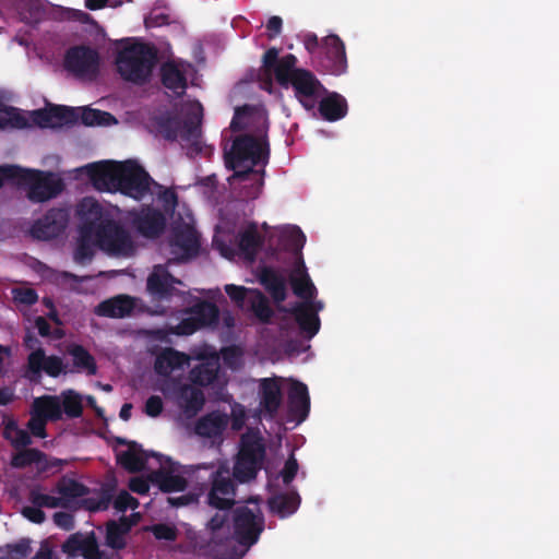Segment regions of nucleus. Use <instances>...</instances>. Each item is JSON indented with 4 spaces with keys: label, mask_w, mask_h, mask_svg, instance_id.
I'll return each instance as SVG.
<instances>
[{
    "label": "nucleus",
    "mask_w": 559,
    "mask_h": 559,
    "mask_svg": "<svg viewBox=\"0 0 559 559\" xmlns=\"http://www.w3.org/2000/svg\"><path fill=\"white\" fill-rule=\"evenodd\" d=\"M288 411L297 424L302 423L310 412V397L305 383L294 382L288 392Z\"/></svg>",
    "instance_id": "b1692460"
},
{
    "label": "nucleus",
    "mask_w": 559,
    "mask_h": 559,
    "mask_svg": "<svg viewBox=\"0 0 559 559\" xmlns=\"http://www.w3.org/2000/svg\"><path fill=\"white\" fill-rule=\"evenodd\" d=\"M203 118V108L200 104L197 105L190 112L187 114L185 119L181 121V131L179 136L191 143L197 151H201L200 139H201V124Z\"/></svg>",
    "instance_id": "bb28decb"
},
{
    "label": "nucleus",
    "mask_w": 559,
    "mask_h": 559,
    "mask_svg": "<svg viewBox=\"0 0 559 559\" xmlns=\"http://www.w3.org/2000/svg\"><path fill=\"white\" fill-rule=\"evenodd\" d=\"M58 491L62 497L74 499L85 496L87 488L78 480L69 479L58 485Z\"/></svg>",
    "instance_id": "09e8293b"
},
{
    "label": "nucleus",
    "mask_w": 559,
    "mask_h": 559,
    "mask_svg": "<svg viewBox=\"0 0 559 559\" xmlns=\"http://www.w3.org/2000/svg\"><path fill=\"white\" fill-rule=\"evenodd\" d=\"M51 112H52L53 127L74 124V123L79 122L78 108H72V107L62 106V105H55V106H51Z\"/></svg>",
    "instance_id": "de8ad7c7"
},
{
    "label": "nucleus",
    "mask_w": 559,
    "mask_h": 559,
    "mask_svg": "<svg viewBox=\"0 0 559 559\" xmlns=\"http://www.w3.org/2000/svg\"><path fill=\"white\" fill-rule=\"evenodd\" d=\"M61 409L69 418H78L83 414L82 397L73 390L61 393Z\"/></svg>",
    "instance_id": "a18cd8bd"
},
{
    "label": "nucleus",
    "mask_w": 559,
    "mask_h": 559,
    "mask_svg": "<svg viewBox=\"0 0 559 559\" xmlns=\"http://www.w3.org/2000/svg\"><path fill=\"white\" fill-rule=\"evenodd\" d=\"M320 117L330 122L343 119L347 115L348 106L346 99L338 93H328L326 96L318 99L317 107Z\"/></svg>",
    "instance_id": "393cba45"
},
{
    "label": "nucleus",
    "mask_w": 559,
    "mask_h": 559,
    "mask_svg": "<svg viewBox=\"0 0 559 559\" xmlns=\"http://www.w3.org/2000/svg\"><path fill=\"white\" fill-rule=\"evenodd\" d=\"M69 214L67 210L53 207L39 219L31 229L32 236L39 240H50L60 236L67 228Z\"/></svg>",
    "instance_id": "4468645a"
},
{
    "label": "nucleus",
    "mask_w": 559,
    "mask_h": 559,
    "mask_svg": "<svg viewBox=\"0 0 559 559\" xmlns=\"http://www.w3.org/2000/svg\"><path fill=\"white\" fill-rule=\"evenodd\" d=\"M94 237L97 247L112 255H129L134 250L130 234L112 216L98 226Z\"/></svg>",
    "instance_id": "1a4fd4ad"
},
{
    "label": "nucleus",
    "mask_w": 559,
    "mask_h": 559,
    "mask_svg": "<svg viewBox=\"0 0 559 559\" xmlns=\"http://www.w3.org/2000/svg\"><path fill=\"white\" fill-rule=\"evenodd\" d=\"M281 310L286 311L295 317V320L307 337H313L320 329V319L318 316V309H314L311 304H299L296 302L290 308L282 307Z\"/></svg>",
    "instance_id": "412c9836"
},
{
    "label": "nucleus",
    "mask_w": 559,
    "mask_h": 559,
    "mask_svg": "<svg viewBox=\"0 0 559 559\" xmlns=\"http://www.w3.org/2000/svg\"><path fill=\"white\" fill-rule=\"evenodd\" d=\"M95 234L87 231H80L79 241L74 251V260L78 263H85L91 261L94 257V248L97 247L95 243Z\"/></svg>",
    "instance_id": "37998d69"
},
{
    "label": "nucleus",
    "mask_w": 559,
    "mask_h": 559,
    "mask_svg": "<svg viewBox=\"0 0 559 559\" xmlns=\"http://www.w3.org/2000/svg\"><path fill=\"white\" fill-rule=\"evenodd\" d=\"M154 537L158 540L175 542L178 537V530L166 523L154 524L150 527Z\"/></svg>",
    "instance_id": "3c124183"
},
{
    "label": "nucleus",
    "mask_w": 559,
    "mask_h": 559,
    "mask_svg": "<svg viewBox=\"0 0 559 559\" xmlns=\"http://www.w3.org/2000/svg\"><path fill=\"white\" fill-rule=\"evenodd\" d=\"M135 308V299L128 295H118L99 302L95 308L98 317L105 318H126L129 317Z\"/></svg>",
    "instance_id": "5701e85b"
},
{
    "label": "nucleus",
    "mask_w": 559,
    "mask_h": 559,
    "mask_svg": "<svg viewBox=\"0 0 559 559\" xmlns=\"http://www.w3.org/2000/svg\"><path fill=\"white\" fill-rule=\"evenodd\" d=\"M93 186L103 192H119L134 200H142L154 182L148 173L135 160L100 162L86 166Z\"/></svg>",
    "instance_id": "f257e3e1"
},
{
    "label": "nucleus",
    "mask_w": 559,
    "mask_h": 559,
    "mask_svg": "<svg viewBox=\"0 0 559 559\" xmlns=\"http://www.w3.org/2000/svg\"><path fill=\"white\" fill-rule=\"evenodd\" d=\"M306 243V236L299 227H294L287 235V246L295 252H300Z\"/></svg>",
    "instance_id": "052dcab7"
},
{
    "label": "nucleus",
    "mask_w": 559,
    "mask_h": 559,
    "mask_svg": "<svg viewBox=\"0 0 559 559\" xmlns=\"http://www.w3.org/2000/svg\"><path fill=\"white\" fill-rule=\"evenodd\" d=\"M29 499L34 506L39 508H58L60 506L64 507V504L61 503L60 498L35 490L31 491Z\"/></svg>",
    "instance_id": "603ef678"
},
{
    "label": "nucleus",
    "mask_w": 559,
    "mask_h": 559,
    "mask_svg": "<svg viewBox=\"0 0 559 559\" xmlns=\"http://www.w3.org/2000/svg\"><path fill=\"white\" fill-rule=\"evenodd\" d=\"M148 454L135 441L129 442L126 451L117 453V462L129 473H139L145 468Z\"/></svg>",
    "instance_id": "2f4dec72"
},
{
    "label": "nucleus",
    "mask_w": 559,
    "mask_h": 559,
    "mask_svg": "<svg viewBox=\"0 0 559 559\" xmlns=\"http://www.w3.org/2000/svg\"><path fill=\"white\" fill-rule=\"evenodd\" d=\"M229 417L219 411L210 412L200 417L194 426V431L203 438H221L228 426Z\"/></svg>",
    "instance_id": "4be33fe9"
},
{
    "label": "nucleus",
    "mask_w": 559,
    "mask_h": 559,
    "mask_svg": "<svg viewBox=\"0 0 559 559\" xmlns=\"http://www.w3.org/2000/svg\"><path fill=\"white\" fill-rule=\"evenodd\" d=\"M297 62L298 59L293 53L283 57L277 71V83L283 88L292 87L299 104L314 114L318 99L326 93V88L310 70L297 68Z\"/></svg>",
    "instance_id": "7ed1b4c3"
},
{
    "label": "nucleus",
    "mask_w": 559,
    "mask_h": 559,
    "mask_svg": "<svg viewBox=\"0 0 559 559\" xmlns=\"http://www.w3.org/2000/svg\"><path fill=\"white\" fill-rule=\"evenodd\" d=\"M179 406L188 418L194 417L204 406L205 396L199 388L185 384L178 393Z\"/></svg>",
    "instance_id": "c756f323"
},
{
    "label": "nucleus",
    "mask_w": 559,
    "mask_h": 559,
    "mask_svg": "<svg viewBox=\"0 0 559 559\" xmlns=\"http://www.w3.org/2000/svg\"><path fill=\"white\" fill-rule=\"evenodd\" d=\"M41 371L52 378L67 372L61 357L46 356L44 348L38 347L27 357V374L29 379H35L40 376Z\"/></svg>",
    "instance_id": "2eb2a0df"
},
{
    "label": "nucleus",
    "mask_w": 559,
    "mask_h": 559,
    "mask_svg": "<svg viewBox=\"0 0 559 559\" xmlns=\"http://www.w3.org/2000/svg\"><path fill=\"white\" fill-rule=\"evenodd\" d=\"M156 63V49L144 43L129 44L116 56V67L120 76L136 85H143L150 81Z\"/></svg>",
    "instance_id": "39448f33"
},
{
    "label": "nucleus",
    "mask_w": 559,
    "mask_h": 559,
    "mask_svg": "<svg viewBox=\"0 0 559 559\" xmlns=\"http://www.w3.org/2000/svg\"><path fill=\"white\" fill-rule=\"evenodd\" d=\"M46 461V454L38 449L28 448L16 452L11 459V466L25 468L32 464H41Z\"/></svg>",
    "instance_id": "c03bdc74"
},
{
    "label": "nucleus",
    "mask_w": 559,
    "mask_h": 559,
    "mask_svg": "<svg viewBox=\"0 0 559 559\" xmlns=\"http://www.w3.org/2000/svg\"><path fill=\"white\" fill-rule=\"evenodd\" d=\"M67 352L72 357L73 367L78 372L84 371L88 376L96 374V360L84 346L80 344H71L68 346Z\"/></svg>",
    "instance_id": "c9c22d12"
},
{
    "label": "nucleus",
    "mask_w": 559,
    "mask_h": 559,
    "mask_svg": "<svg viewBox=\"0 0 559 559\" xmlns=\"http://www.w3.org/2000/svg\"><path fill=\"white\" fill-rule=\"evenodd\" d=\"M280 50L275 47L269 48L262 58L263 69L269 74L272 71L274 72L275 79L277 80V71L283 62V57L278 58Z\"/></svg>",
    "instance_id": "8fccbe9b"
},
{
    "label": "nucleus",
    "mask_w": 559,
    "mask_h": 559,
    "mask_svg": "<svg viewBox=\"0 0 559 559\" xmlns=\"http://www.w3.org/2000/svg\"><path fill=\"white\" fill-rule=\"evenodd\" d=\"M225 292L228 297L235 301L237 305L242 306L247 298V294L250 295V290L243 286H237L234 284H227L225 286Z\"/></svg>",
    "instance_id": "680f3d73"
},
{
    "label": "nucleus",
    "mask_w": 559,
    "mask_h": 559,
    "mask_svg": "<svg viewBox=\"0 0 559 559\" xmlns=\"http://www.w3.org/2000/svg\"><path fill=\"white\" fill-rule=\"evenodd\" d=\"M32 124L47 128L53 127L51 107L48 109H37L29 112Z\"/></svg>",
    "instance_id": "6e6d98bb"
},
{
    "label": "nucleus",
    "mask_w": 559,
    "mask_h": 559,
    "mask_svg": "<svg viewBox=\"0 0 559 559\" xmlns=\"http://www.w3.org/2000/svg\"><path fill=\"white\" fill-rule=\"evenodd\" d=\"M217 373L218 364L216 361H205L191 369L190 379L194 384L207 386L216 380Z\"/></svg>",
    "instance_id": "58836bf2"
},
{
    "label": "nucleus",
    "mask_w": 559,
    "mask_h": 559,
    "mask_svg": "<svg viewBox=\"0 0 559 559\" xmlns=\"http://www.w3.org/2000/svg\"><path fill=\"white\" fill-rule=\"evenodd\" d=\"M290 285L294 294L305 300H312L317 293L301 258L298 259V263L290 275Z\"/></svg>",
    "instance_id": "7c9ffc66"
},
{
    "label": "nucleus",
    "mask_w": 559,
    "mask_h": 559,
    "mask_svg": "<svg viewBox=\"0 0 559 559\" xmlns=\"http://www.w3.org/2000/svg\"><path fill=\"white\" fill-rule=\"evenodd\" d=\"M300 504V497L296 491L278 493L269 499L270 510L281 518L292 515Z\"/></svg>",
    "instance_id": "e433bc0d"
},
{
    "label": "nucleus",
    "mask_w": 559,
    "mask_h": 559,
    "mask_svg": "<svg viewBox=\"0 0 559 559\" xmlns=\"http://www.w3.org/2000/svg\"><path fill=\"white\" fill-rule=\"evenodd\" d=\"M183 283L176 278L165 265H155L147 276L146 290L154 301H169L173 297H183L185 293L176 288Z\"/></svg>",
    "instance_id": "f8f14e48"
},
{
    "label": "nucleus",
    "mask_w": 559,
    "mask_h": 559,
    "mask_svg": "<svg viewBox=\"0 0 559 559\" xmlns=\"http://www.w3.org/2000/svg\"><path fill=\"white\" fill-rule=\"evenodd\" d=\"M17 185L28 188L27 197L33 202L50 200L61 193L64 188L62 180L52 173L22 167Z\"/></svg>",
    "instance_id": "6e6552de"
},
{
    "label": "nucleus",
    "mask_w": 559,
    "mask_h": 559,
    "mask_svg": "<svg viewBox=\"0 0 559 559\" xmlns=\"http://www.w3.org/2000/svg\"><path fill=\"white\" fill-rule=\"evenodd\" d=\"M209 472L211 488L207 493V503L218 510H228L235 504L236 483L229 468L219 465L215 468L213 464L199 465L195 472Z\"/></svg>",
    "instance_id": "0eeeda50"
},
{
    "label": "nucleus",
    "mask_w": 559,
    "mask_h": 559,
    "mask_svg": "<svg viewBox=\"0 0 559 559\" xmlns=\"http://www.w3.org/2000/svg\"><path fill=\"white\" fill-rule=\"evenodd\" d=\"M133 522L126 515H122L119 521L110 520L106 523V545L116 550H122L127 547L126 536L129 534Z\"/></svg>",
    "instance_id": "cd10ccee"
},
{
    "label": "nucleus",
    "mask_w": 559,
    "mask_h": 559,
    "mask_svg": "<svg viewBox=\"0 0 559 559\" xmlns=\"http://www.w3.org/2000/svg\"><path fill=\"white\" fill-rule=\"evenodd\" d=\"M159 468L153 473V480L164 492L183 491L187 480L183 476L176 474L178 466L169 457L156 455Z\"/></svg>",
    "instance_id": "f3484780"
},
{
    "label": "nucleus",
    "mask_w": 559,
    "mask_h": 559,
    "mask_svg": "<svg viewBox=\"0 0 559 559\" xmlns=\"http://www.w3.org/2000/svg\"><path fill=\"white\" fill-rule=\"evenodd\" d=\"M133 225L142 236L155 238L165 230L166 216L162 211L146 206L134 215Z\"/></svg>",
    "instance_id": "6ab92c4d"
},
{
    "label": "nucleus",
    "mask_w": 559,
    "mask_h": 559,
    "mask_svg": "<svg viewBox=\"0 0 559 559\" xmlns=\"http://www.w3.org/2000/svg\"><path fill=\"white\" fill-rule=\"evenodd\" d=\"M283 402L281 382L277 378L260 380V406L265 416L274 418Z\"/></svg>",
    "instance_id": "aec40b11"
},
{
    "label": "nucleus",
    "mask_w": 559,
    "mask_h": 559,
    "mask_svg": "<svg viewBox=\"0 0 559 559\" xmlns=\"http://www.w3.org/2000/svg\"><path fill=\"white\" fill-rule=\"evenodd\" d=\"M21 167L16 165H2L0 166V188L4 181H11L17 185L19 174Z\"/></svg>",
    "instance_id": "e2e57ef3"
},
{
    "label": "nucleus",
    "mask_w": 559,
    "mask_h": 559,
    "mask_svg": "<svg viewBox=\"0 0 559 559\" xmlns=\"http://www.w3.org/2000/svg\"><path fill=\"white\" fill-rule=\"evenodd\" d=\"M14 298L20 304L32 306L37 302L38 295L33 288H20L14 290Z\"/></svg>",
    "instance_id": "0e129e2a"
},
{
    "label": "nucleus",
    "mask_w": 559,
    "mask_h": 559,
    "mask_svg": "<svg viewBox=\"0 0 559 559\" xmlns=\"http://www.w3.org/2000/svg\"><path fill=\"white\" fill-rule=\"evenodd\" d=\"M260 283L269 292L273 300L277 304L286 299V282L285 278L270 266L261 270L259 275Z\"/></svg>",
    "instance_id": "473e14b6"
},
{
    "label": "nucleus",
    "mask_w": 559,
    "mask_h": 559,
    "mask_svg": "<svg viewBox=\"0 0 559 559\" xmlns=\"http://www.w3.org/2000/svg\"><path fill=\"white\" fill-rule=\"evenodd\" d=\"M266 449L263 439L255 433L241 436L240 447L235 460L233 476L241 484L257 478L263 468Z\"/></svg>",
    "instance_id": "423d86ee"
},
{
    "label": "nucleus",
    "mask_w": 559,
    "mask_h": 559,
    "mask_svg": "<svg viewBox=\"0 0 559 559\" xmlns=\"http://www.w3.org/2000/svg\"><path fill=\"white\" fill-rule=\"evenodd\" d=\"M63 64L78 78L93 79L99 70V53L88 46H73L67 50Z\"/></svg>",
    "instance_id": "9b49d317"
},
{
    "label": "nucleus",
    "mask_w": 559,
    "mask_h": 559,
    "mask_svg": "<svg viewBox=\"0 0 559 559\" xmlns=\"http://www.w3.org/2000/svg\"><path fill=\"white\" fill-rule=\"evenodd\" d=\"M248 302L250 310L261 323H270L274 312L265 295L259 289H251Z\"/></svg>",
    "instance_id": "4c0bfd02"
},
{
    "label": "nucleus",
    "mask_w": 559,
    "mask_h": 559,
    "mask_svg": "<svg viewBox=\"0 0 559 559\" xmlns=\"http://www.w3.org/2000/svg\"><path fill=\"white\" fill-rule=\"evenodd\" d=\"M201 329L195 319L194 314H190V317L182 319L175 328V333L177 335H191L195 331Z\"/></svg>",
    "instance_id": "13d9d810"
},
{
    "label": "nucleus",
    "mask_w": 559,
    "mask_h": 559,
    "mask_svg": "<svg viewBox=\"0 0 559 559\" xmlns=\"http://www.w3.org/2000/svg\"><path fill=\"white\" fill-rule=\"evenodd\" d=\"M79 110V121L84 126H108L111 122H116V118L107 111L99 109H93L90 107H81Z\"/></svg>",
    "instance_id": "79ce46f5"
},
{
    "label": "nucleus",
    "mask_w": 559,
    "mask_h": 559,
    "mask_svg": "<svg viewBox=\"0 0 559 559\" xmlns=\"http://www.w3.org/2000/svg\"><path fill=\"white\" fill-rule=\"evenodd\" d=\"M160 82L164 87L182 96L188 87L187 76L183 70L175 61H166L159 69Z\"/></svg>",
    "instance_id": "a878e982"
},
{
    "label": "nucleus",
    "mask_w": 559,
    "mask_h": 559,
    "mask_svg": "<svg viewBox=\"0 0 559 559\" xmlns=\"http://www.w3.org/2000/svg\"><path fill=\"white\" fill-rule=\"evenodd\" d=\"M298 462L295 455L292 453L289 457L286 460L283 469L281 471V476L285 485H289L294 480L298 473Z\"/></svg>",
    "instance_id": "4d7b16f0"
},
{
    "label": "nucleus",
    "mask_w": 559,
    "mask_h": 559,
    "mask_svg": "<svg viewBox=\"0 0 559 559\" xmlns=\"http://www.w3.org/2000/svg\"><path fill=\"white\" fill-rule=\"evenodd\" d=\"M170 252L178 261H187L198 255L200 239L198 231L190 224H176L169 240Z\"/></svg>",
    "instance_id": "ddd939ff"
},
{
    "label": "nucleus",
    "mask_w": 559,
    "mask_h": 559,
    "mask_svg": "<svg viewBox=\"0 0 559 559\" xmlns=\"http://www.w3.org/2000/svg\"><path fill=\"white\" fill-rule=\"evenodd\" d=\"M264 530L261 512L255 514L248 507H239L234 511V534L237 543L247 548L254 545Z\"/></svg>",
    "instance_id": "9d476101"
},
{
    "label": "nucleus",
    "mask_w": 559,
    "mask_h": 559,
    "mask_svg": "<svg viewBox=\"0 0 559 559\" xmlns=\"http://www.w3.org/2000/svg\"><path fill=\"white\" fill-rule=\"evenodd\" d=\"M22 514L27 520H29L31 522L36 523V524H41L46 519L45 512L41 510V508L36 507V506L24 507L22 509Z\"/></svg>",
    "instance_id": "774afa93"
},
{
    "label": "nucleus",
    "mask_w": 559,
    "mask_h": 559,
    "mask_svg": "<svg viewBox=\"0 0 559 559\" xmlns=\"http://www.w3.org/2000/svg\"><path fill=\"white\" fill-rule=\"evenodd\" d=\"M7 127L10 126L17 129H24L31 126L28 118L14 107L7 108Z\"/></svg>",
    "instance_id": "864d4df0"
},
{
    "label": "nucleus",
    "mask_w": 559,
    "mask_h": 559,
    "mask_svg": "<svg viewBox=\"0 0 559 559\" xmlns=\"http://www.w3.org/2000/svg\"><path fill=\"white\" fill-rule=\"evenodd\" d=\"M190 314H194L201 328L216 324L219 317L218 308L210 301H201L188 310Z\"/></svg>",
    "instance_id": "ea45409f"
},
{
    "label": "nucleus",
    "mask_w": 559,
    "mask_h": 559,
    "mask_svg": "<svg viewBox=\"0 0 559 559\" xmlns=\"http://www.w3.org/2000/svg\"><path fill=\"white\" fill-rule=\"evenodd\" d=\"M50 17L55 21H75L81 24L96 25L93 16L82 10L56 5L51 9Z\"/></svg>",
    "instance_id": "a19ab883"
},
{
    "label": "nucleus",
    "mask_w": 559,
    "mask_h": 559,
    "mask_svg": "<svg viewBox=\"0 0 559 559\" xmlns=\"http://www.w3.org/2000/svg\"><path fill=\"white\" fill-rule=\"evenodd\" d=\"M61 548L70 557L81 555L84 559H103V552L99 550L97 538L93 531L86 534L80 532L71 534Z\"/></svg>",
    "instance_id": "dca6fc26"
},
{
    "label": "nucleus",
    "mask_w": 559,
    "mask_h": 559,
    "mask_svg": "<svg viewBox=\"0 0 559 559\" xmlns=\"http://www.w3.org/2000/svg\"><path fill=\"white\" fill-rule=\"evenodd\" d=\"M46 425V419L37 415L35 412H32V416L27 423V428L29 429L33 436L38 438H45L47 436Z\"/></svg>",
    "instance_id": "bf43d9fd"
},
{
    "label": "nucleus",
    "mask_w": 559,
    "mask_h": 559,
    "mask_svg": "<svg viewBox=\"0 0 559 559\" xmlns=\"http://www.w3.org/2000/svg\"><path fill=\"white\" fill-rule=\"evenodd\" d=\"M263 245V238L258 230V225L253 222L239 231L238 247L246 258L253 260Z\"/></svg>",
    "instance_id": "72a5a7b5"
},
{
    "label": "nucleus",
    "mask_w": 559,
    "mask_h": 559,
    "mask_svg": "<svg viewBox=\"0 0 559 559\" xmlns=\"http://www.w3.org/2000/svg\"><path fill=\"white\" fill-rule=\"evenodd\" d=\"M189 362V356L174 348H166L157 355L154 362V370L157 374L167 377L174 370L182 368Z\"/></svg>",
    "instance_id": "c85d7f7f"
},
{
    "label": "nucleus",
    "mask_w": 559,
    "mask_h": 559,
    "mask_svg": "<svg viewBox=\"0 0 559 559\" xmlns=\"http://www.w3.org/2000/svg\"><path fill=\"white\" fill-rule=\"evenodd\" d=\"M249 114V107H238L235 110L234 117L230 121V129L234 132L242 131L246 128V123L243 122L245 116Z\"/></svg>",
    "instance_id": "69168bd1"
},
{
    "label": "nucleus",
    "mask_w": 559,
    "mask_h": 559,
    "mask_svg": "<svg viewBox=\"0 0 559 559\" xmlns=\"http://www.w3.org/2000/svg\"><path fill=\"white\" fill-rule=\"evenodd\" d=\"M302 44L318 71L332 75L347 71L345 44L337 35L331 34L319 40L314 33H307L302 36Z\"/></svg>",
    "instance_id": "20e7f679"
},
{
    "label": "nucleus",
    "mask_w": 559,
    "mask_h": 559,
    "mask_svg": "<svg viewBox=\"0 0 559 559\" xmlns=\"http://www.w3.org/2000/svg\"><path fill=\"white\" fill-rule=\"evenodd\" d=\"M156 124L158 132L168 141H176L181 131V120L176 116L160 117Z\"/></svg>",
    "instance_id": "49530a36"
},
{
    "label": "nucleus",
    "mask_w": 559,
    "mask_h": 559,
    "mask_svg": "<svg viewBox=\"0 0 559 559\" xmlns=\"http://www.w3.org/2000/svg\"><path fill=\"white\" fill-rule=\"evenodd\" d=\"M270 159V144L266 135L254 136L240 134L233 141L231 147L225 152V164L234 170V178L247 180L257 171L255 166H261V174Z\"/></svg>",
    "instance_id": "f03ea898"
},
{
    "label": "nucleus",
    "mask_w": 559,
    "mask_h": 559,
    "mask_svg": "<svg viewBox=\"0 0 559 559\" xmlns=\"http://www.w3.org/2000/svg\"><path fill=\"white\" fill-rule=\"evenodd\" d=\"M78 215L81 219L80 231L95 234V230L103 222L108 221L111 215L100 203L93 198H84L78 205Z\"/></svg>",
    "instance_id": "a211bd4d"
},
{
    "label": "nucleus",
    "mask_w": 559,
    "mask_h": 559,
    "mask_svg": "<svg viewBox=\"0 0 559 559\" xmlns=\"http://www.w3.org/2000/svg\"><path fill=\"white\" fill-rule=\"evenodd\" d=\"M33 412L47 421H57L62 418L60 397L56 395H43L33 402Z\"/></svg>",
    "instance_id": "f704fd0d"
},
{
    "label": "nucleus",
    "mask_w": 559,
    "mask_h": 559,
    "mask_svg": "<svg viewBox=\"0 0 559 559\" xmlns=\"http://www.w3.org/2000/svg\"><path fill=\"white\" fill-rule=\"evenodd\" d=\"M53 522L57 526L66 531H71L74 528V516L68 512H56L53 514Z\"/></svg>",
    "instance_id": "338daca9"
},
{
    "label": "nucleus",
    "mask_w": 559,
    "mask_h": 559,
    "mask_svg": "<svg viewBox=\"0 0 559 559\" xmlns=\"http://www.w3.org/2000/svg\"><path fill=\"white\" fill-rule=\"evenodd\" d=\"M138 506L139 501L126 490L120 491L114 501L115 509L120 512L135 509Z\"/></svg>",
    "instance_id": "5fc2aeb1"
}]
</instances>
